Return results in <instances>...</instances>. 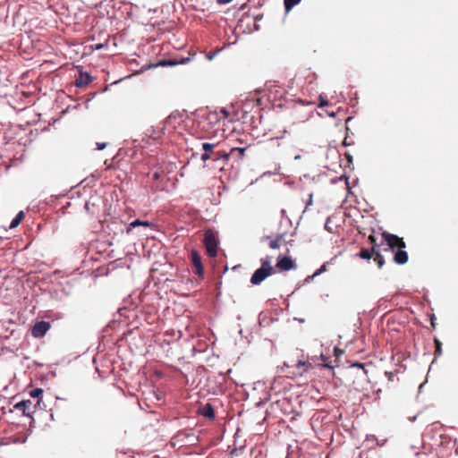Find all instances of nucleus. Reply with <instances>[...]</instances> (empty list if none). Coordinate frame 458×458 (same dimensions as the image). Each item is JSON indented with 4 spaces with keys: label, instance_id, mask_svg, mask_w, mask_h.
<instances>
[{
    "label": "nucleus",
    "instance_id": "obj_1",
    "mask_svg": "<svg viewBox=\"0 0 458 458\" xmlns=\"http://www.w3.org/2000/svg\"><path fill=\"white\" fill-rule=\"evenodd\" d=\"M311 368L312 364L308 360H298L294 364L284 361V366L281 368V372L287 374V377H298L302 376Z\"/></svg>",
    "mask_w": 458,
    "mask_h": 458
},
{
    "label": "nucleus",
    "instance_id": "obj_2",
    "mask_svg": "<svg viewBox=\"0 0 458 458\" xmlns=\"http://www.w3.org/2000/svg\"><path fill=\"white\" fill-rule=\"evenodd\" d=\"M204 245L207 250V254L210 258H214L217 254L218 240L214 231L208 229L204 234Z\"/></svg>",
    "mask_w": 458,
    "mask_h": 458
},
{
    "label": "nucleus",
    "instance_id": "obj_3",
    "mask_svg": "<svg viewBox=\"0 0 458 458\" xmlns=\"http://www.w3.org/2000/svg\"><path fill=\"white\" fill-rule=\"evenodd\" d=\"M381 235L387 245V248L384 249V250H394L395 249L397 250L406 248V243L403 238H400L399 236L389 233L387 232H383Z\"/></svg>",
    "mask_w": 458,
    "mask_h": 458
},
{
    "label": "nucleus",
    "instance_id": "obj_4",
    "mask_svg": "<svg viewBox=\"0 0 458 458\" xmlns=\"http://www.w3.org/2000/svg\"><path fill=\"white\" fill-rule=\"evenodd\" d=\"M290 383L284 376H278L271 382L270 390L275 394H279L290 388Z\"/></svg>",
    "mask_w": 458,
    "mask_h": 458
},
{
    "label": "nucleus",
    "instance_id": "obj_5",
    "mask_svg": "<svg viewBox=\"0 0 458 458\" xmlns=\"http://www.w3.org/2000/svg\"><path fill=\"white\" fill-rule=\"evenodd\" d=\"M50 328V323L47 321H38L31 328V335L36 337H43Z\"/></svg>",
    "mask_w": 458,
    "mask_h": 458
},
{
    "label": "nucleus",
    "instance_id": "obj_6",
    "mask_svg": "<svg viewBox=\"0 0 458 458\" xmlns=\"http://www.w3.org/2000/svg\"><path fill=\"white\" fill-rule=\"evenodd\" d=\"M272 272L268 271L265 267L258 268L250 277V283L254 285L261 284Z\"/></svg>",
    "mask_w": 458,
    "mask_h": 458
},
{
    "label": "nucleus",
    "instance_id": "obj_7",
    "mask_svg": "<svg viewBox=\"0 0 458 458\" xmlns=\"http://www.w3.org/2000/svg\"><path fill=\"white\" fill-rule=\"evenodd\" d=\"M191 262H192L193 266L196 268V272L195 273L199 277H203L204 267H203V265H202L201 257L199 256L198 251L194 250L191 251Z\"/></svg>",
    "mask_w": 458,
    "mask_h": 458
},
{
    "label": "nucleus",
    "instance_id": "obj_8",
    "mask_svg": "<svg viewBox=\"0 0 458 458\" xmlns=\"http://www.w3.org/2000/svg\"><path fill=\"white\" fill-rule=\"evenodd\" d=\"M182 114L178 111L171 113L165 120V127L175 128L182 122Z\"/></svg>",
    "mask_w": 458,
    "mask_h": 458
},
{
    "label": "nucleus",
    "instance_id": "obj_9",
    "mask_svg": "<svg viewBox=\"0 0 458 458\" xmlns=\"http://www.w3.org/2000/svg\"><path fill=\"white\" fill-rule=\"evenodd\" d=\"M32 403L30 400H23L21 402L17 403L14 405V409L16 411H22V414L28 417L31 416L33 411L31 410Z\"/></svg>",
    "mask_w": 458,
    "mask_h": 458
},
{
    "label": "nucleus",
    "instance_id": "obj_10",
    "mask_svg": "<svg viewBox=\"0 0 458 458\" xmlns=\"http://www.w3.org/2000/svg\"><path fill=\"white\" fill-rule=\"evenodd\" d=\"M191 60V57H185V58L174 59V60H168V61L164 60V61H160L157 64H153L152 66L153 67L165 66V65L174 66V65H179V64H185L189 63Z\"/></svg>",
    "mask_w": 458,
    "mask_h": 458
},
{
    "label": "nucleus",
    "instance_id": "obj_11",
    "mask_svg": "<svg viewBox=\"0 0 458 458\" xmlns=\"http://www.w3.org/2000/svg\"><path fill=\"white\" fill-rule=\"evenodd\" d=\"M276 267L283 271H288L294 267V264L290 257H280L277 260Z\"/></svg>",
    "mask_w": 458,
    "mask_h": 458
},
{
    "label": "nucleus",
    "instance_id": "obj_12",
    "mask_svg": "<svg viewBox=\"0 0 458 458\" xmlns=\"http://www.w3.org/2000/svg\"><path fill=\"white\" fill-rule=\"evenodd\" d=\"M215 144L205 142L202 144L203 153L201 154L200 159L207 161L211 158V156L215 153Z\"/></svg>",
    "mask_w": 458,
    "mask_h": 458
},
{
    "label": "nucleus",
    "instance_id": "obj_13",
    "mask_svg": "<svg viewBox=\"0 0 458 458\" xmlns=\"http://www.w3.org/2000/svg\"><path fill=\"white\" fill-rule=\"evenodd\" d=\"M320 103L318 106L320 109H323L324 107H327V109L325 110V113L329 117H335V111L336 108L333 105H329L327 101L324 99V98L320 95L319 96Z\"/></svg>",
    "mask_w": 458,
    "mask_h": 458
},
{
    "label": "nucleus",
    "instance_id": "obj_14",
    "mask_svg": "<svg viewBox=\"0 0 458 458\" xmlns=\"http://www.w3.org/2000/svg\"><path fill=\"white\" fill-rule=\"evenodd\" d=\"M394 261L398 265H403L408 261V253L404 249H397L394 254Z\"/></svg>",
    "mask_w": 458,
    "mask_h": 458
},
{
    "label": "nucleus",
    "instance_id": "obj_15",
    "mask_svg": "<svg viewBox=\"0 0 458 458\" xmlns=\"http://www.w3.org/2000/svg\"><path fill=\"white\" fill-rule=\"evenodd\" d=\"M92 77L88 72H80L79 77L75 81V85L79 88L84 87L90 83Z\"/></svg>",
    "mask_w": 458,
    "mask_h": 458
},
{
    "label": "nucleus",
    "instance_id": "obj_16",
    "mask_svg": "<svg viewBox=\"0 0 458 458\" xmlns=\"http://www.w3.org/2000/svg\"><path fill=\"white\" fill-rule=\"evenodd\" d=\"M151 225L152 224L148 221H141L140 219H136L129 224L126 229V233H131V230L136 228L137 226L150 227Z\"/></svg>",
    "mask_w": 458,
    "mask_h": 458
},
{
    "label": "nucleus",
    "instance_id": "obj_17",
    "mask_svg": "<svg viewBox=\"0 0 458 458\" xmlns=\"http://www.w3.org/2000/svg\"><path fill=\"white\" fill-rule=\"evenodd\" d=\"M201 414L208 419H215V411L210 403H206L201 409Z\"/></svg>",
    "mask_w": 458,
    "mask_h": 458
},
{
    "label": "nucleus",
    "instance_id": "obj_18",
    "mask_svg": "<svg viewBox=\"0 0 458 458\" xmlns=\"http://www.w3.org/2000/svg\"><path fill=\"white\" fill-rule=\"evenodd\" d=\"M328 357H327L324 353H321L320 354V360L322 361V364L321 366L323 368H326V369H329V372L332 374V376H334V368H335V365L332 364V361L331 360H328Z\"/></svg>",
    "mask_w": 458,
    "mask_h": 458
},
{
    "label": "nucleus",
    "instance_id": "obj_19",
    "mask_svg": "<svg viewBox=\"0 0 458 458\" xmlns=\"http://www.w3.org/2000/svg\"><path fill=\"white\" fill-rule=\"evenodd\" d=\"M23 217H24V212L23 211L18 212L17 215L11 221L9 228L10 229L16 228L21 224Z\"/></svg>",
    "mask_w": 458,
    "mask_h": 458
},
{
    "label": "nucleus",
    "instance_id": "obj_20",
    "mask_svg": "<svg viewBox=\"0 0 458 458\" xmlns=\"http://www.w3.org/2000/svg\"><path fill=\"white\" fill-rule=\"evenodd\" d=\"M374 248L369 249H361L358 253V256L362 259H370L374 254Z\"/></svg>",
    "mask_w": 458,
    "mask_h": 458
},
{
    "label": "nucleus",
    "instance_id": "obj_21",
    "mask_svg": "<svg viewBox=\"0 0 458 458\" xmlns=\"http://www.w3.org/2000/svg\"><path fill=\"white\" fill-rule=\"evenodd\" d=\"M271 260H272V257H270V256H266L265 258H262L260 259V262H261L260 267H265L268 271L273 272V267L271 266Z\"/></svg>",
    "mask_w": 458,
    "mask_h": 458
},
{
    "label": "nucleus",
    "instance_id": "obj_22",
    "mask_svg": "<svg viewBox=\"0 0 458 458\" xmlns=\"http://www.w3.org/2000/svg\"><path fill=\"white\" fill-rule=\"evenodd\" d=\"M283 239L284 234H278L276 239L270 241L269 247L274 250L278 249Z\"/></svg>",
    "mask_w": 458,
    "mask_h": 458
},
{
    "label": "nucleus",
    "instance_id": "obj_23",
    "mask_svg": "<svg viewBox=\"0 0 458 458\" xmlns=\"http://www.w3.org/2000/svg\"><path fill=\"white\" fill-rule=\"evenodd\" d=\"M301 0H284V9L286 13H289Z\"/></svg>",
    "mask_w": 458,
    "mask_h": 458
},
{
    "label": "nucleus",
    "instance_id": "obj_24",
    "mask_svg": "<svg viewBox=\"0 0 458 458\" xmlns=\"http://www.w3.org/2000/svg\"><path fill=\"white\" fill-rule=\"evenodd\" d=\"M373 255H374V261L377 264L378 267L381 268L385 264L384 257L377 250L375 251Z\"/></svg>",
    "mask_w": 458,
    "mask_h": 458
},
{
    "label": "nucleus",
    "instance_id": "obj_25",
    "mask_svg": "<svg viewBox=\"0 0 458 458\" xmlns=\"http://www.w3.org/2000/svg\"><path fill=\"white\" fill-rule=\"evenodd\" d=\"M245 148H233L230 151V157L237 154L240 158H242L244 156Z\"/></svg>",
    "mask_w": 458,
    "mask_h": 458
},
{
    "label": "nucleus",
    "instance_id": "obj_26",
    "mask_svg": "<svg viewBox=\"0 0 458 458\" xmlns=\"http://www.w3.org/2000/svg\"><path fill=\"white\" fill-rule=\"evenodd\" d=\"M213 156H214V160H219L220 158L228 159L230 157L229 153H221L218 151H215Z\"/></svg>",
    "mask_w": 458,
    "mask_h": 458
},
{
    "label": "nucleus",
    "instance_id": "obj_27",
    "mask_svg": "<svg viewBox=\"0 0 458 458\" xmlns=\"http://www.w3.org/2000/svg\"><path fill=\"white\" fill-rule=\"evenodd\" d=\"M208 120L210 122H218L221 120V117L219 116V114L217 111L211 112L208 114Z\"/></svg>",
    "mask_w": 458,
    "mask_h": 458
},
{
    "label": "nucleus",
    "instance_id": "obj_28",
    "mask_svg": "<svg viewBox=\"0 0 458 458\" xmlns=\"http://www.w3.org/2000/svg\"><path fill=\"white\" fill-rule=\"evenodd\" d=\"M435 345H436V351H435V355L436 356H438V355H441L442 353V344L441 342L438 340V339H435Z\"/></svg>",
    "mask_w": 458,
    "mask_h": 458
},
{
    "label": "nucleus",
    "instance_id": "obj_29",
    "mask_svg": "<svg viewBox=\"0 0 458 458\" xmlns=\"http://www.w3.org/2000/svg\"><path fill=\"white\" fill-rule=\"evenodd\" d=\"M42 394H43V390L41 388H35V389L31 390L30 393V396L33 398H38L40 395H42Z\"/></svg>",
    "mask_w": 458,
    "mask_h": 458
},
{
    "label": "nucleus",
    "instance_id": "obj_30",
    "mask_svg": "<svg viewBox=\"0 0 458 458\" xmlns=\"http://www.w3.org/2000/svg\"><path fill=\"white\" fill-rule=\"evenodd\" d=\"M368 239L372 245L371 248H374V251H377L376 250V248L377 247V238L373 234H370Z\"/></svg>",
    "mask_w": 458,
    "mask_h": 458
},
{
    "label": "nucleus",
    "instance_id": "obj_31",
    "mask_svg": "<svg viewBox=\"0 0 458 458\" xmlns=\"http://www.w3.org/2000/svg\"><path fill=\"white\" fill-rule=\"evenodd\" d=\"M218 114L221 119H226L229 116V112L224 107L220 108Z\"/></svg>",
    "mask_w": 458,
    "mask_h": 458
},
{
    "label": "nucleus",
    "instance_id": "obj_32",
    "mask_svg": "<svg viewBox=\"0 0 458 458\" xmlns=\"http://www.w3.org/2000/svg\"><path fill=\"white\" fill-rule=\"evenodd\" d=\"M334 352H335V357H336L335 359H337L340 355H342V354H343V351H342V350H340V349H339V348H337V347H335V348H334ZM335 362H336V360H335Z\"/></svg>",
    "mask_w": 458,
    "mask_h": 458
},
{
    "label": "nucleus",
    "instance_id": "obj_33",
    "mask_svg": "<svg viewBox=\"0 0 458 458\" xmlns=\"http://www.w3.org/2000/svg\"><path fill=\"white\" fill-rule=\"evenodd\" d=\"M106 47V44L98 43V44H96L95 46H93L92 47L95 50H100V49H103Z\"/></svg>",
    "mask_w": 458,
    "mask_h": 458
},
{
    "label": "nucleus",
    "instance_id": "obj_34",
    "mask_svg": "<svg viewBox=\"0 0 458 458\" xmlns=\"http://www.w3.org/2000/svg\"><path fill=\"white\" fill-rule=\"evenodd\" d=\"M106 147V143H105V142H98V143H97V149H98V150H102V149H104Z\"/></svg>",
    "mask_w": 458,
    "mask_h": 458
},
{
    "label": "nucleus",
    "instance_id": "obj_35",
    "mask_svg": "<svg viewBox=\"0 0 458 458\" xmlns=\"http://www.w3.org/2000/svg\"><path fill=\"white\" fill-rule=\"evenodd\" d=\"M326 270H327V264H324L323 266H321V267L319 269H317V276L322 274Z\"/></svg>",
    "mask_w": 458,
    "mask_h": 458
},
{
    "label": "nucleus",
    "instance_id": "obj_36",
    "mask_svg": "<svg viewBox=\"0 0 458 458\" xmlns=\"http://www.w3.org/2000/svg\"><path fill=\"white\" fill-rule=\"evenodd\" d=\"M312 198H313V194L312 193H310L309 195V200L306 204V208H308L309 206H310L312 204Z\"/></svg>",
    "mask_w": 458,
    "mask_h": 458
},
{
    "label": "nucleus",
    "instance_id": "obj_37",
    "mask_svg": "<svg viewBox=\"0 0 458 458\" xmlns=\"http://www.w3.org/2000/svg\"><path fill=\"white\" fill-rule=\"evenodd\" d=\"M315 277V273L312 274L311 276H309L306 279H305V282L306 283H310L311 280H313V278Z\"/></svg>",
    "mask_w": 458,
    "mask_h": 458
},
{
    "label": "nucleus",
    "instance_id": "obj_38",
    "mask_svg": "<svg viewBox=\"0 0 458 458\" xmlns=\"http://www.w3.org/2000/svg\"><path fill=\"white\" fill-rule=\"evenodd\" d=\"M233 0H217V3L220 4H229Z\"/></svg>",
    "mask_w": 458,
    "mask_h": 458
},
{
    "label": "nucleus",
    "instance_id": "obj_39",
    "mask_svg": "<svg viewBox=\"0 0 458 458\" xmlns=\"http://www.w3.org/2000/svg\"><path fill=\"white\" fill-rule=\"evenodd\" d=\"M353 366H354V367L360 368V369H364V365H363L362 363H359V362H357V363L353 364Z\"/></svg>",
    "mask_w": 458,
    "mask_h": 458
},
{
    "label": "nucleus",
    "instance_id": "obj_40",
    "mask_svg": "<svg viewBox=\"0 0 458 458\" xmlns=\"http://www.w3.org/2000/svg\"><path fill=\"white\" fill-rule=\"evenodd\" d=\"M215 55H216V53H213V54L208 55L207 57L208 60H211Z\"/></svg>",
    "mask_w": 458,
    "mask_h": 458
},
{
    "label": "nucleus",
    "instance_id": "obj_41",
    "mask_svg": "<svg viewBox=\"0 0 458 458\" xmlns=\"http://www.w3.org/2000/svg\"><path fill=\"white\" fill-rule=\"evenodd\" d=\"M325 227H326V229H327V230H328L329 232H331L330 225H328V221L326 223Z\"/></svg>",
    "mask_w": 458,
    "mask_h": 458
},
{
    "label": "nucleus",
    "instance_id": "obj_42",
    "mask_svg": "<svg viewBox=\"0 0 458 458\" xmlns=\"http://www.w3.org/2000/svg\"><path fill=\"white\" fill-rule=\"evenodd\" d=\"M386 374L388 376L389 380H392V373L391 372H386Z\"/></svg>",
    "mask_w": 458,
    "mask_h": 458
},
{
    "label": "nucleus",
    "instance_id": "obj_43",
    "mask_svg": "<svg viewBox=\"0 0 458 458\" xmlns=\"http://www.w3.org/2000/svg\"><path fill=\"white\" fill-rule=\"evenodd\" d=\"M281 214H282V216H285V210H284V209H282V210H281Z\"/></svg>",
    "mask_w": 458,
    "mask_h": 458
},
{
    "label": "nucleus",
    "instance_id": "obj_44",
    "mask_svg": "<svg viewBox=\"0 0 458 458\" xmlns=\"http://www.w3.org/2000/svg\"><path fill=\"white\" fill-rule=\"evenodd\" d=\"M349 161H352V157L350 155L347 156Z\"/></svg>",
    "mask_w": 458,
    "mask_h": 458
},
{
    "label": "nucleus",
    "instance_id": "obj_45",
    "mask_svg": "<svg viewBox=\"0 0 458 458\" xmlns=\"http://www.w3.org/2000/svg\"><path fill=\"white\" fill-rule=\"evenodd\" d=\"M321 403V400H317V404H320Z\"/></svg>",
    "mask_w": 458,
    "mask_h": 458
},
{
    "label": "nucleus",
    "instance_id": "obj_46",
    "mask_svg": "<svg viewBox=\"0 0 458 458\" xmlns=\"http://www.w3.org/2000/svg\"><path fill=\"white\" fill-rule=\"evenodd\" d=\"M325 458H328V454H326V455H325Z\"/></svg>",
    "mask_w": 458,
    "mask_h": 458
}]
</instances>
